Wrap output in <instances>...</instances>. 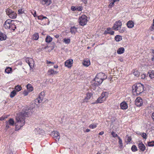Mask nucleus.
Segmentation results:
<instances>
[{"label":"nucleus","instance_id":"nucleus-43","mask_svg":"<svg viewBox=\"0 0 154 154\" xmlns=\"http://www.w3.org/2000/svg\"><path fill=\"white\" fill-rule=\"evenodd\" d=\"M16 28V25L13 23V24H11V28L10 29L14 31Z\"/></svg>","mask_w":154,"mask_h":154},{"label":"nucleus","instance_id":"nucleus-15","mask_svg":"<svg viewBox=\"0 0 154 154\" xmlns=\"http://www.w3.org/2000/svg\"><path fill=\"white\" fill-rule=\"evenodd\" d=\"M52 134H54L53 137L59 140L60 136L58 132L57 131H54L52 132Z\"/></svg>","mask_w":154,"mask_h":154},{"label":"nucleus","instance_id":"nucleus-17","mask_svg":"<svg viewBox=\"0 0 154 154\" xmlns=\"http://www.w3.org/2000/svg\"><path fill=\"white\" fill-rule=\"evenodd\" d=\"M139 148L142 151H144L146 149V147L142 142L139 143L138 144Z\"/></svg>","mask_w":154,"mask_h":154},{"label":"nucleus","instance_id":"nucleus-46","mask_svg":"<svg viewBox=\"0 0 154 154\" xmlns=\"http://www.w3.org/2000/svg\"><path fill=\"white\" fill-rule=\"evenodd\" d=\"M18 14H21L24 13V10L22 9H19L18 11Z\"/></svg>","mask_w":154,"mask_h":154},{"label":"nucleus","instance_id":"nucleus-22","mask_svg":"<svg viewBox=\"0 0 154 154\" xmlns=\"http://www.w3.org/2000/svg\"><path fill=\"white\" fill-rule=\"evenodd\" d=\"M83 64L85 66H88L90 64L89 60L88 59L84 60L83 63Z\"/></svg>","mask_w":154,"mask_h":154},{"label":"nucleus","instance_id":"nucleus-41","mask_svg":"<svg viewBox=\"0 0 154 154\" xmlns=\"http://www.w3.org/2000/svg\"><path fill=\"white\" fill-rule=\"evenodd\" d=\"M21 87L19 85H17L15 87V89L17 92L20 91L21 89Z\"/></svg>","mask_w":154,"mask_h":154},{"label":"nucleus","instance_id":"nucleus-20","mask_svg":"<svg viewBox=\"0 0 154 154\" xmlns=\"http://www.w3.org/2000/svg\"><path fill=\"white\" fill-rule=\"evenodd\" d=\"M111 28H107L106 29V30H105L104 32L105 34H109L111 35H113L114 34V31H113L110 30Z\"/></svg>","mask_w":154,"mask_h":154},{"label":"nucleus","instance_id":"nucleus-26","mask_svg":"<svg viewBox=\"0 0 154 154\" xmlns=\"http://www.w3.org/2000/svg\"><path fill=\"white\" fill-rule=\"evenodd\" d=\"M92 96V94L90 93H88L87 94L86 97L84 99V101L87 102L88 100Z\"/></svg>","mask_w":154,"mask_h":154},{"label":"nucleus","instance_id":"nucleus-14","mask_svg":"<svg viewBox=\"0 0 154 154\" xmlns=\"http://www.w3.org/2000/svg\"><path fill=\"white\" fill-rule=\"evenodd\" d=\"M52 3L51 0H42L41 3L43 5H49Z\"/></svg>","mask_w":154,"mask_h":154},{"label":"nucleus","instance_id":"nucleus-33","mask_svg":"<svg viewBox=\"0 0 154 154\" xmlns=\"http://www.w3.org/2000/svg\"><path fill=\"white\" fill-rule=\"evenodd\" d=\"M148 73L149 74V76L151 79L154 78V70H152Z\"/></svg>","mask_w":154,"mask_h":154},{"label":"nucleus","instance_id":"nucleus-44","mask_svg":"<svg viewBox=\"0 0 154 154\" xmlns=\"http://www.w3.org/2000/svg\"><path fill=\"white\" fill-rule=\"evenodd\" d=\"M148 146H154V141H152L149 142L148 143Z\"/></svg>","mask_w":154,"mask_h":154},{"label":"nucleus","instance_id":"nucleus-40","mask_svg":"<svg viewBox=\"0 0 154 154\" xmlns=\"http://www.w3.org/2000/svg\"><path fill=\"white\" fill-rule=\"evenodd\" d=\"M131 150L133 152H135L137 150V148L135 145H133L132 146Z\"/></svg>","mask_w":154,"mask_h":154},{"label":"nucleus","instance_id":"nucleus-61","mask_svg":"<svg viewBox=\"0 0 154 154\" xmlns=\"http://www.w3.org/2000/svg\"><path fill=\"white\" fill-rule=\"evenodd\" d=\"M88 0H82V1L85 4H86L87 3Z\"/></svg>","mask_w":154,"mask_h":154},{"label":"nucleus","instance_id":"nucleus-10","mask_svg":"<svg viewBox=\"0 0 154 154\" xmlns=\"http://www.w3.org/2000/svg\"><path fill=\"white\" fill-rule=\"evenodd\" d=\"M73 63V61L72 59H69L67 60L65 62V65L68 68H70Z\"/></svg>","mask_w":154,"mask_h":154},{"label":"nucleus","instance_id":"nucleus-25","mask_svg":"<svg viewBox=\"0 0 154 154\" xmlns=\"http://www.w3.org/2000/svg\"><path fill=\"white\" fill-rule=\"evenodd\" d=\"M39 38V35L38 33H35L32 35V38L33 39L37 40Z\"/></svg>","mask_w":154,"mask_h":154},{"label":"nucleus","instance_id":"nucleus-32","mask_svg":"<svg viewBox=\"0 0 154 154\" xmlns=\"http://www.w3.org/2000/svg\"><path fill=\"white\" fill-rule=\"evenodd\" d=\"M70 42V39L69 38H64L63 40V42L66 44H69Z\"/></svg>","mask_w":154,"mask_h":154},{"label":"nucleus","instance_id":"nucleus-12","mask_svg":"<svg viewBox=\"0 0 154 154\" xmlns=\"http://www.w3.org/2000/svg\"><path fill=\"white\" fill-rule=\"evenodd\" d=\"M97 77L99 78L100 79L103 80V81L104 80L106 79L107 78V76L104 73H99L96 75Z\"/></svg>","mask_w":154,"mask_h":154},{"label":"nucleus","instance_id":"nucleus-53","mask_svg":"<svg viewBox=\"0 0 154 154\" xmlns=\"http://www.w3.org/2000/svg\"><path fill=\"white\" fill-rule=\"evenodd\" d=\"M34 11V13L33 14L32 13V12L31 13H32V14L33 15L34 17H35L36 16V12L35 11Z\"/></svg>","mask_w":154,"mask_h":154},{"label":"nucleus","instance_id":"nucleus-1","mask_svg":"<svg viewBox=\"0 0 154 154\" xmlns=\"http://www.w3.org/2000/svg\"><path fill=\"white\" fill-rule=\"evenodd\" d=\"M30 110L27 107H25L22 112L17 114L16 117V130H18L25 123V117L30 114Z\"/></svg>","mask_w":154,"mask_h":154},{"label":"nucleus","instance_id":"nucleus-58","mask_svg":"<svg viewBox=\"0 0 154 154\" xmlns=\"http://www.w3.org/2000/svg\"><path fill=\"white\" fill-rule=\"evenodd\" d=\"M13 23H12V22H11L10 23V24H9V26H8V29H10V28H11V24H13Z\"/></svg>","mask_w":154,"mask_h":154},{"label":"nucleus","instance_id":"nucleus-24","mask_svg":"<svg viewBox=\"0 0 154 154\" xmlns=\"http://www.w3.org/2000/svg\"><path fill=\"white\" fill-rule=\"evenodd\" d=\"M6 38V35L3 33L0 32V40L2 41L5 40Z\"/></svg>","mask_w":154,"mask_h":154},{"label":"nucleus","instance_id":"nucleus-8","mask_svg":"<svg viewBox=\"0 0 154 154\" xmlns=\"http://www.w3.org/2000/svg\"><path fill=\"white\" fill-rule=\"evenodd\" d=\"M91 84V87L94 90H95L97 87L100 85L98 82H97V81L95 79L92 81Z\"/></svg>","mask_w":154,"mask_h":154},{"label":"nucleus","instance_id":"nucleus-36","mask_svg":"<svg viewBox=\"0 0 154 154\" xmlns=\"http://www.w3.org/2000/svg\"><path fill=\"white\" fill-rule=\"evenodd\" d=\"M11 68L8 67L7 68L5 69V72L7 73H11Z\"/></svg>","mask_w":154,"mask_h":154},{"label":"nucleus","instance_id":"nucleus-48","mask_svg":"<svg viewBox=\"0 0 154 154\" xmlns=\"http://www.w3.org/2000/svg\"><path fill=\"white\" fill-rule=\"evenodd\" d=\"M110 3L109 5V8H111L113 7L114 5V3L110 1Z\"/></svg>","mask_w":154,"mask_h":154},{"label":"nucleus","instance_id":"nucleus-13","mask_svg":"<svg viewBox=\"0 0 154 154\" xmlns=\"http://www.w3.org/2000/svg\"><path fill=\"white\" fill-rule=\"evenodd\" d=\"M14 20H11L10 19H8L4 23L3 26L4 27L5 29H8V26L10 24L11 22H13Z\"/></svg>","mask_w":154,"mask_h":154},{"label":"nucleus","instance_id":"nucleus-16","mask_svg":"<svg viewBox=\"0 0 154 154\" xmlns=\"http://www.w3.org/2000/svg\"><path fill=\"white\" fill-rule=\"evenodd\" d=\"M58 72L54 71L52 69H50L48 70V74L49 75H54L57 74Z\"/></svg>","mask_w":154,"mask_h":154},{"label":"nucleus","instance_id":"nucleus-62","mask_svg":"<svg viewBox=\"0 0 154 154\" xmlns=\"http://www.w3.org/2000/svg\"><path fill=\"white\" fill-rule=\"evenodd\" d=\"M152 57L151 58V60L152 61H153L154 60V55L152 54Z\"/></svg>","mask_w":154,"mask_h":154},{"label":"nucleus","instance_id":"nucleus-37","mask_svg":"<svg viewBox=\"0 0 154 154\" xmlns=\"http://www.w3.org/2000/svg\"><path fill=\"white\" fill-rule=\"evenodd\" d=\"M38 20H42L44 19H47V17H46L43 16L42 15L38 16Z\"/></svg>","mask_w":154,"mask_h":154},{"label":"nucleus","instance_id":"nucleus-45","mask_svg":"<svg viewBox=\"0 0 154 154\" xmlns=\"http://www.w3.org/2000/svg\"><path fill=\"white\" fill-rule=\"evenodd\" d=\"M111 134L112 135L113 137H118H118H119L118 135L116 134L115 132H114V131H112L111 132Z\"/></svg>","mask_w":154,"mask_h":154},{"label":"nucleus","instance_id":"nucleus-11","mask_svg":"<svg viewBox=\"0 0 154 154\" xmlns=\"http://www.w3.org/2000/svg\"><path fill=\"white\" fill-rule=\"evenodd\" d=\"M26 62L28 63L31 68H32L33 66V60L31 58H27L26 59Z\"/></svg>","mask_w":154,"mask_h":154},{"label":"nucleus","instance_id":"nucleus-34","mask_svg":"<svg viewBox=\"0 0 154 154\" xmlns=\"http://www.w3.org/2000/svg\"><path fill=\"white\" fill-rule=\"evenodd\" d=\"M16 94V92L15 90H14L12 91L10 94V97L11 98L13 97Z\"/></svg>","mask_w":154,"mask_h":154},{"label":"nucleus","instance_id":"nucleus-31","mask_svg":"<svg viewBox=\"0 0 154 154\" xmlns=\"http://www.w3.org/2000/svg\"><path fill=\"white\" fill-rule=\"evenodd\" d=\"M115 40L117 42H119L122 39V37L119 35H116L115 37Z\"/></svg>","mask_w":154,"mask_h":154},{"label":"nucleus","instance_id":"nucleus-5","mask_svg":"<svg viewBox=\"0 0 154 154\" xmlns=\"http://www.w3.org/2000/svg\"><path fill=\"white\" fill-rule=\"evenodd\" d=\"M79 23L80 24L83 26L87 23V17L85 15H82L79 18Z\"/></svg>","mask_w":154,"mask_h":154},{"label":"nucleus","instance_id":"nucleus-7","mask_svg":"<svg viewBox=\"0 0 154 154\" xmlns=\"http://www.w3.org/2000/svg\"><path fill=\"white\" fill-rule=\"evenodd\" d=\"M122 25L121 22L119 20L118 21L115 23L112 28L115 30H118L119 28H121Z\"/></svg>","mask_w":154,"mask_h":154},{"label":"nucleus","instance_id":"nucleus-28","mask_svg":"<svg viewBox=\"0 0 154 154\" xmlns=\"http://www.w3.org/2000/svg\"><path fill=\"white\" fill-rule=\"evenodd\" d=\"M52 40V38L49 35L47 36L45 39L46 42L48 43L50 42Z\"/></svg>","mask_w":154,"mask_h":154},{"label":"nucleus","instance_id":"nucleus-4","mask_svg":"<svg viewBox=\"0 0 154 154\" xmlns=\"http://www.w3.org/2000/svg\"><path fill=\"white\" fill-rule=\"evenodd\" d=\"M6 12L7 14L11 18L13 19L16 18L17 16L16 13L14 11H12L11 10L8 8L6 9Z\"/></svg>","mask_w":154,"mask_h":154},{"label":"nucleus","instance_id":"nucleus-9","mask_svg":"<svg viewBox=\"0 0 154 154\" xmlns=\"http://www.w3.org/2000/svg\"><path fill=\"white\" fill-rule=\"evenodd\" d=\"M143 103V100L140 97H137L136 99L135 104L137 106H140Z\"/></svg>","mask_w":154,"mask_h":154},{"label":"nucleus","instance_id":"nucleus-55","mask_svg":"<svg viewBox=\"0 0 154 154\" xmlns=\"http://www.w3.org/2000/svg\"><path fill=\"white\" fill-rule=\"evenodd\" d=\"M146 75L145 74H143L141 75V78L142 79H144L145 78Z\"/></svg>","mask_w":154,"mask_h":154},{"label":"nucleus","instance_id":"nucleus-21","mask_svg":"<svg viewBox=\"0 0 154 154\" xmlns=\"http://www.w3.org/2000/svg\"><path fill=\"white\" fill-rule=\"evenodd\" d=\"M71 9L73 11H81L82 10V6H80L79 7H75L74 6H72L71 7Z\"/></svg>","mask_w":154,"mask_h":154},{"label":"nucleus","instance_id":"nucleus-18","mask_svg":"<svg viewBox=\"0 0 154 154\" xmlns=\"http://www.w3.org/2000/svg\"><path fill=\"white\" fill-rule=\"evenodd\" d=\"M121 108L122 109H126L128 108V106L127 103L124 101L122 102L120 104Z\"/></svg>","mask_w":154,"mask_h":154},{"label":"nucleus","instance_id":"nucleus-29","mask_svg":"<svg viewBox=\"0 0 154 154\" xmlns=\"http://www.w3.org/2000/svg\"><path fill=\"white\" fill-rule=\"evenodd\" d=\"M26 88L28 91H32L33 90V88L31 85L29 84H28L26 85Z\"/></svg>","mask_w":154,"mask_h":154},{"label":"nucleus","instance_id":"nucleus-39","mask_svg":"<svg viewBox=\"0 0 154 154\" xmlns=\"http://www.w3.org/2000/svg\"><path fill=\"white\" fill-rule=\"evenodd\" d=\"M97 124H92L89 125V127L91 129H94L97 126Z\"/></svg>","mask_w":154,"mask_h":154},{"label":"nucleus","instance_id":"nucleus-47","mask_svg":"<svg viewBox=\"0 0 154 154\" xmlns=\"http://www.w3.org/2000/svg\"><path fill=\"white\" fill-rule=\"evenodd\" d=\"M149 29L151 31H153L154 30V19L153 20V24L150 28Z\"/></svg>","mask_w":154,"mask_h":154},{"label":"nucleus","instance_id":"nucleus-56","mask_svg":"<svg viewBox=\"0 0 154 154\" xmlns=\"http://www.w3.org/2000/svg\"><path fill=\"white\" fill-rule=\"evenodd\" d=\"M13 23H12V22H11L10 23V24H9V26H8V29H10V28H11V24H13Z\"/></svg>","mask_w":154,"mask_h":154},{"label":"nucleus","instance_id":"nucleus-35","mask_svg":"<svg viewBox=\"0 0 154 154\" xmlns=\"http://www.w3.org/2000/svg\"><path fill=\"white\" fill-rule=\"evenodd\" d=\"M95 79H96V80L97 81V82H98V83L100 84H101L103 82V80H101L99 78L97 77V76L95 77Z\"/></svg>","mask_w":154,"mask_h":154},{"label":"nucleus","instance_id":"nucleus-38","mask_svg":"<svg viewBox=\"0 0 154 154\" xmlns=\"http://www.w3.org/2000/svg\"><path fill=\"white\" fill-rule=\"evenodd\" d=\"M140 135H141L144 139H146L147 138V135L145 133H140Z\"/></svg>","mask_w":154,"mask_h":154},{"label":"nucleus","instance_id":"nucleus-64","mask_svg":"<svg viewBox=\"0 0 154 154\" xmlns=\"http://www.w3.org/2000/svg\"><path fill=\"white\" fill-rule=\"evenodd\" d=\"M8 154H13V153L12 151H10L8 152Z\"/></svg>","mask_w":154,"mask_h":154},{"label":"nucleus","instance_id":"nucleus-52","mask_svg":"<svg viewBox=\"0 0 154 154\" xmlns=\"http://www.w3.org/2000/svg\"><path fill=\"white\" fill-rule=\"evenodd\" d=\"M125 31V29H120L119 30V32L120 33H122Z\"/></svg>","mask_w":154,"mask_h":154},{"label":"nucleus","instance_id":"nucleus-57","mask_svg":"<svg viewBox=\"0 0 154 154\" xmlns=\"http://www.w3.org/2000/svg\"><path fill=\"white\" fill-rule=\"evenodd\" d=\"M13 23H12V22H11L10 23V24H9V26H8V29H10V28H11V24H13Z\"/></svg>","mask_w":154,"mask_h":154},{"label":"nucleus","instance_id":"nucleus-23","mask_svg":"<svg viewBox=\"0 0 154 154\" xmlns=\"http://www.w3.org/2000/svg\"><path fill=\"white\" fill-rule=\"evenodd\" d=\"M125 49L123 47H121L119 48L117 51V53L118 54H121L124 53Z\"/></svg>","mask_w":154,"mask_h":154},{"label":"nucleus","instance_id":"nucleus-27","mask_svg":"<svg viewBox=\"0 0 154 154\" xmlns=\"http://www.w3.org/2000/svg\"><path fill=\"white\" fill-rule=\"evenodd\" d=\"M77 28L74 26L72 27L70 29V32L72 34H74L77 31Z\"/></svg>","mask_w":154,"mask_h":154},{"label":"nucleus","instance_id":"nucleus-6","mask_svg":"<svg viewBox=\"0 0 154 154\" xmlns=\"http://www.w3.org/2000/svg\"><path fill=\"white\" fill-rule=\"evenodd\" d=\"M6 128L7 129L11 128L10 126H13L14 124V121L13 119H10L8 120L5 122Z\"/></svg>","mask_w":154,"mask_h":154},{"label":"nucleus","instance_id":"nucleus-49","mask_svg":"<svg viewBox=\"0 0 154 154\" xmlns=\"http://www.w3.org/2000/svg\"><path fill=\"white\" fill-rule=\"evenodd\" d=\"M39 96H42V97H44L45 95V93L44 92L42 91L39 94Z\"/></svg>","mask_w":154,"mask_h":154},{"label":"nucleus","instance_id":"nucleus-42","mask_svg":"<svg viewBox=\"0 0 154 154\" xmlns=\"http://www.w3.org/2000/svg\"><path fill=\"white\" fill-rule=\"evenodd\" d=\"M140 72L137 71H134L133 72L134 75L137 77H138L140 75Z\"/></svg>","mask_w":154,"mask_h":154},{"label":"nucleus","instance_id":"nucleus-60","mask_svg":"<svg viewBox=\"0 0 154 154\" xmlns=\"http://www.w3.org/2000/svg\"><path fill=\"white\" fill-rule=\"evenodd\" d=\"M150 52H151L152 54L154 55V49H152L150 50Z\"/></svg>","mask_w":154,"mask_h":154},{"label":"nucleus","instance_id":"nucleus-54","mask_svg":"<svg viewBox=\"0 0 154 154\" xmlns=\"http://www.w3.org/2000/svg\"><path fill=\"white\" fill-rule=\"evenodd\" d=\"M47 63L48 64H54V63L51 62V61H48V60L47 61Z\"/></svg>","mask_w":154,"mask_h":154},{"label":"nucleus","instance_id":"nucleus-30","mask_svg":"<svg viewBox=\"0 0 154 154\" xmlns=\"http://www.w3.org/2000/svg\"><path fill=\"white\" fill-rule=\"evenodd\" d=\"M44 97L39 95L38 98L36 99V100H37L38 103H41Z\"/></svg>","mask_w":154,"mask_h":154},{"label":"nucleus","instance_id":"nucleus-3","mask_svg":"<svg viewBox=\"0 0 154 154\" xmlns=\"http://www.w3.org/2000/svg\"><path fill=\"white\" fill-rule=\"evenodd\" d=\"M108 94L106 92H103L101 94V96L98 98L97 100V103H101L103 101L105 100L106 98L108 97Z\"/></svg>","mask_w":154,"mask_h":154},{"label":"nucleus","instance_id":"nucleus-19","mask_svg":"<svg viewBox=\"0 0 154 154\" xmlns=\"http://www.w3.org/2000/svg\"><path fill=\"white\" fill-rule=\"evenodd\" d=\"M127 27L129 28H132L134 25V23L132 20H129L127 23Z\"/></svg>","mask_w":154,"mask_h":154},{"label":"nucleus","instance_id":"nucleus-50","mask_svg":"<svg viewBox=\"0 0 154 154\" xmlns=\"http://www.w3.org/2000/svg\"><path fill=\"white\" fill-rule=\"evenodd\" d=\"M131 137H128L127 138V143H129L131 141Z\"/></svg>","mask_w":154,"mask_h":154},{"label":"nucleus","instance_id":"nucleus-2","mask_svg":"<svg viewBox=\"0 0 154 154\" xmlns=\"http://www.w3.org/2000/svg\"><path fill=\"white\" fill-rule=\"evenodd\" d=\"M132 92L134 95H138L143 91V86L140 83L134 85L133 87Z\"/></svg>","mask_w":154,"mask_h":154},{"label":"nucleus","instance_id":"nucleus-59","mask_svg":"<svg viewBox=\"0 0 154 154\" xmlns=\"http://www.w3.org/2000/svg\"><path fill=\"white\" fill-rule=\"evenodd\" d=\"M119 0H110V2H113L114 3L115 2H116L119 1Z\"/></svg>","mask_w":154,"mask_h":154},{"label":"nucleus","instance_id":"nucleus-63","mask_svg":"<svg viewBox=\"0 0 154 154\" xmlns=\"http://www.w3.org/2000/svg\"><path fill=\"white\" fill-rule=\"evenodd\" d=\"M104 134V132L102 131H101L99 133V134L100 135H102L103 134Z\"/></svg>","mask_w":154,"mask_h":154},{"label":"nucleus","instance_id":"nucleus-51","mask_svg":"<svg viewBox=\"0 0 154 154\" xmlns=\"http://www.w3.org/2000/svg\"><path fill=\"white\" fill-rule=\"evenodd\" d=\"M118 139L119 140V143L120 144H122L123 143L122 142V139L120 138V137H118Z\"/></svg>","mask_w":154,"mask_h":154}]
</instances>
